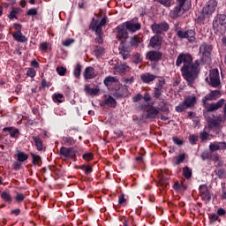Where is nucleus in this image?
Here are the masks:
<instances>
[{
  "mask_svg": "<svg viewBox=\"0 0 226 226\" xmlns=\"http://www.w3.org/2000/svg\"><path fill=\"white\" fill-rule=\"evenodd\" d=\"M225 215H226L225 209H223V208H218L217 209V215L218 216H225Z\"/></svg>",
  "mask_w": 226,
  "mask_h": 226,
  "instance_id": "64",
  "label": "nucleus"
},
{
  "mask_svg": "<svg viewBox=\"0 0 226 226\" xmlns=\"http://www.w3.org/2000/svg\"><path fill=\"white\" fill-rule=\"evenodd\" d=\"M26 76L34 79V77H36V70H34V68H29L26 72Z\"/></svg>",
  "mask_w": 226,
  "mask_h": 226,
  "instance_id": "51",
  "label": "nucleus"
},
{
  "mask_svg": "<svg viewBox=\"0 0 226 226\" xmlns=\"http://www.w3.org/2000/svg\"><path fill=\"white\" fill-rule=\"evenodd\" d=\"M213 29L218 36H223L226 33V15L218 14L213 20Z\"/></svg>",
  "mask_w": 226,
  "mask_h": 226,
  "instance_id": "2",
  "label": "nucleus"
},
{
  "mask_svg": "<svg viewBox=\"0 0 226 226\" xmlns=\"http://www.w3.org/2000/svg\"><path fill=\"white\" fill-rule=\"evenodd\" d=\"M209 158H211V154L209 152H203L201 154L202 160H209Z\"/></svg>",
  "mask_w": 226,
  "mask_h": 226,
  "instance_id": "59",
  "label": "nucleus"
},
{
  "mask_svg": "<svg viewBox=\"0 0 226 226\" xmlns=\"http://www.w3.org/2000/svg\"><path fill=\"white\" fill-rule=\"evenodd\" d=\"M154 94L156 98H160L162 96V87H155Z\"/></svg>",
  "mask_w": 226,
  "mask_h": 226,
  "instance_id": "57",
  "label": "nucleus"
},
{
  "mask_svg": "<svg viewBox=\"0 0 226 226\" xmlns=\"http://www.w3.org/2000/svg\"><path fill=\"white\" fill-rule=\"evenodd\" d=\"M3 132H8L10 134L11 139H19V135L20 134V131L19 129L11 126V127H4Z\"/></svg>",
  "mask_w": 226,
  "mask_h": 226,
  "instance_id": "22",
  "label": "nucleus"
},
{
  "mask_svg": "<svg viewBox=\"0 0 226 226\" xmlns=\"http://www.w3.org/2000/svg\"><path fill=\"white\" fill-rule=\"evenodd\" d=\"M186 109H188V108L185 106V102H183L179 105L176 106L175 110H176V112H185V110H186Z\"/></svg>",
  "mask_w": 226,
  "mask_h": 226,
  "instance_id": "46",
  "label": "nucleus"
},
{
  "mask_svg": "<svg viewBox=\"0 0 226 226\" xmlns=\"http://www.w3.org/2000/svg\"><path fill=\"white\" fill-rule=\"evenodd\" d=\"M162 56L163 55L160 51L151 50L147 53V59H148V61L156 62L160 61Z\"/></svg>",
  "mask_w": 226,
  "mask_h": 226,
  "instance_id": "19",
  "label": "nucleus"
},
{
  "mask_svg": "<svg viewBox=\"0 0 226 226\" xmlns=\"http://www.w3.org/2000/svg\"><path fill=\"white\" fill-rule=\"evenodd\" d=\"M100 107H111V109H116V107H117V102L112 95H109L108 98H105L100 102Z\"/></svg>",
  "mask_w": 226,
  "mask_h": 226,
  "instance_id": "15",
  "label": "nucleus"
},
{
  "mask_svg": "<svg viewBox=\"0 0 226 226\" xmlns=\"http://www.w3.org/2000/svg\"><path fill=\"white\" fill-rule=\"evenodd\" d=\"M96 57H102L105 54V49L100 46H96L94 49Z\"/></svg>",
  "mask_w": 226,
  "mask_h": 226,
  "instance_id": "40",
  "label": "nucleus"
},
{
  "mask_svg": "<svg viewBox=\"0 0 226 226\" xmlns=\"http://www.w3.org/2000/svg\"><path fill=\"white\" fill-rule=\"evenodd\" d=\"M185 159H186V154L185 153L180 154L177 157L176 162H173V165H181V163H183V162H185Z\"/></svg>",
  "mask_w": 226,
  "mask_h": 226,
  "instance_id": "37",
  "label": "nucleus"
},
{
  "mask_svg": "<svg viewBox=\"0 0 226 226\" xmlns=\"http://www.w3.org/2000/svg\"><path fill=\"white\" fill-rule=\"evenodd\" d=\"M183 176L185 177V179H191L192 178V169L190 167L185 166L182 169Z\"/></svg>",
  "mask_w": 226,
  "mask_h": 226,
  "instance_id": "34",
  "label": "nucleus"
},
{
  "mask_svg": "<svg viewBox=\"0 0 226 226\" xmlns=\"http://www.w3.org/2000/svg\"><path fill=\"white\" fill-rule=\"evenodd\" d=\"M208 123L209 128H220V122L216 119H210Z\"/></svg>",
  "mask_w": 226,
  "mask_h": 226,
  "instance_id": "44",
  "label": "nucleus"
},
{
  "mask_svg": "<svg viewBox=\"0 0 226 226\" xmlns=\"http://www.w3.org/2000/svg\"><path fill=\"white\" fill-rule=\"evenodd\" d=\"M97 38H95L96 43H103V31H101L100 34H96Z\"/></svg>",
  "mask_w": 226,
  "mask_h": 226,
  "instance_id": "53",
  "label": "nucleus"
},
{
  "mask_svg": "<svg viewBox=\"0 0 226 226\" xmlns=\"http://www.w3.org/2000/svg\"><path fill=\"white\" fill-rule=\"evenodd\" d=\"M11 215L12 216H19V215H20V208H15L13 210H11Z\"/></svg>",
  "mask_w": 226,
  "mask_h": 226,
  "instance_id": "62",
  "label": "nucleus"
},
{
  "mask_svg": "<svg viewBox=\"0 0 226 226\" xmlns=\"http://www.w3.org/2000/svg\"><path fill=\"white\" fill-rule=\"evenodd\" d=\"M189 142H190V144H192V146H195V144H197V142H199V136H197L195 134H191L189 136Z\"/></svg>",
  "mask_w": 226,
  "mask_h": 226,
  "instance_id": "45",
  "label": "nucleus"
},
{
  "mask_svg": "<svg viewBox=\"0 0 226 226\" xmlns=\"http://www.w3.org/2000/svg\"><path fill=\"white\" fill-rule=\"evenodd\" d=\"M138 20L139 19L134 18L133 19L124 23L127 31H131V33H136V31H139V29H140V23H139Z\"/></svg>",
  "mask_w": 226,
  "mask_h": 226,
  "instance_id": "13",
  "label": "nucleus"
},
{
  "mask_svg": "<svg viewBox=\"0 0 226 226\" xmlns=\"http://www.w3.org/2000/svg\"><path fill=\"white\" fill-rule=\"evenodd\" d=\"M176 33H177V36L178 38H180L181 40H188V41H190V43H193V41H195L196 38H195V30L193 29H189V30H179L177 28L175 29Z\"/></svg>",
  "mask_w": 226,
  "mask_h": 226,
  "instance_id": "5",
  "label": "nucleus"
},
{
  "mask_svg": "<svg viewBox=\"0 0 226 226\" xmlns=\"http://www.w3.org/2000/svg\"><path fill=\"white\" fill-rule=\"evenodd\" d=\"M81 72H82V65H80V64H78L73 72L74 77H76V79H79L80 77Z\"/></svg>",
  "mask_w": 226,
  "mask_h": 226,
  "instance_id": "42",
  "label": "nucleus"
},
{
  "mask_svg": "<svg viewBox=\"0 0 226 226\" xmlns=\"http://www.w3.org/2000/svg\"><path fill=\"white\" fill-rule=\"evenodd\" d=\"M12 38L16 41H19V43H26V41H27V38L24 34H22L21 31L14 32L12 34Z\"/></svg>",
  "mask_w": 226,
  "mask_h": 226,
  "instance_id": "26",
  "label": "nucleus"
},
{
  "mask_svg": "<svg viewBox=\"0 0 226 226\" xmlns=\"http://www.w3.org/2000/svg\"><path fill=\"white\" fill-rule=\"evenodd\" d=\"M96 75H98V72H96V70H94V68L89 66L85 69L84 79L86 80L94 79V77H96Z\"/></svg>",
  "mask_w": 226,
  "mask_h": 226,
  "instance_id": "21",
  "label": "nucleus"
},
{
  "mask_svg": "<svg viewBox=\"0 0 226 226\" xmlns=\"http://www.w3.org/2000/svg\"><path fill=\"white\" fill-rule=\"evenodd\" d=\"M21 9L19 7H13L11 11V12L8 14V19L10 20H13V19H18V15L20 13Z\"/></svg>",
  "mask_w": 226,
  "mask_h": 226,
  "instance_id": "33",
  "label": "nucleus"
},
{
  "mask_svg": "<svg viewBox=\"0 0 226 226\" xmlns=\"http://www.w3.org/2000/svg\"><path fill=\"white\" fill-rule=\"evenodd\" d=\"M220 96H222V94L220 93V91L218 90L212 91L202 99V103L203 105H206L207 102L217 100V98H220Z\"/></svg>",
  "mask_w": 226,
  "mask_h": 226,
  "instance_id": "18",
  "label": "nucleus"
},
{
  "mask_svg": "<svg viewBox=\"0 0 226 226\" xmlns=\"http://www.w3.org/2000/svg\"><path fill=\"white\" fill-rule=\"evenodd\" d=\"M61 144L63 146H75L77 144V139H73V137L67 135L62 137Z\"/></svg>",
  "mask_w": 226,
  "mask_h": 226,
  "instance_id": "24",
  "label": "nucleus"
},
{
  "mask_svg": "<svg viewBox=\"0 0 226 226\" xmlns=\"http://www.w3.org/2000/svg\"><path fill=\"white\" fill-rule=\"evenodd\" d=\"M63 98H64L63 94H54L52 96V100L55 103H63Z\"/></svg>",
  "mask_w": 226,
  "mask_h": 226,
  "instance_id": "39",
  "label": "nucleus"
},
{
  "mask_svg": "<svg viewBox=\"0 0 226 226\" xmlns=\"http://www.w3.org/2000/svg\"><path fill=\"white\" fill-rule=\"evenodd\" d=\"M25 199H26V195H24V193H21V192H17L14 197V200L18 204L24 202Z\"/></svg>",
  "mask_w": 226,
  "mask_h": 226,
  "instance_id": "41",
  "label": "nucleus"
},
{
  "mask_svg": "<svg viewBox=\"0 0 226 226\" xmlns=\"http://www.w3.org/2000/svg\"><path fill=\"white\" fill-rule=\"evenodd\" d=\"M223 105H225L224 99L219 100L216 103L207 104L206 102L204 104L207 112H215V110H218V109H222Z\"/></svg>",
  "mask_w": 226,
  "mask_h": 226,
  "instance_id": "14",
  "label": "nucleus"
},
{
  "mask_svg": "<svg viewBox=\"0 0 226 226\" xmlns=\"http://www.w3.org/2000/svg\"><path fill=\"white\" fill-rule=\"evenodd\" d=\"M82 158L86 162H91V160H93V158H94V155L93 154V153L88 152V153L84 154Z\"/></svg>",
  "mask_w": 226,
  "mask_h": 226,
  "instance_id": "48",
  "label": "nucleus"
},
{
  "mask_svg": "<svg viewBox=\"0 0 226 226\" xmlns=\"http://www.w3.org/2000/svg\"><path fill=\"white\" fill-rule=\"evenodd\" d=\"M32 156V163L33 165H34L35 167H41L42 165V162H41V156H40L39 154L31 153L30 154Z\"/></svg>",
  "mask_w": 226,
  "mask_h": 226,
  "instance_id": "30",
  "label": "nucleus"
},
{
  "mask_svg": "<svg viewBox=\"0 0 226 226\" xmlns=\"http://www.w3.org/2000/svg\"><path fill=\"white\" fill-rule=\"evenodd\" d=\"M185 11L180 9L177 5H176L173 10L170 11V17L171 19H179V17H182L184 15Z\"/></svg>",
  "mask_w": 226,
  "mask_h": 226,
  "instance_id": "23",
  "label": "nucleus"
},
{
  "mask_svg": "<svg viewBox=\"0 0 226 226\" xmlns=\"http://www.w3.org/2000/svg\"><path fill=\"white\" fill-rule=\"evenodd\" d=\"M59 154L60 156L67 158V160H76L77 154H79V150L73 147H62L60 148Z\"/></svg>",
  "mask_w": 226,
  "mask_h": 226,
  "instance_id": "6",
  "label": "nucleus"
},
{
  "mask_svg": "<svg viewBox=\"0 0 226 226\" xmlns=\"http://www.w3.org/2000/svg\"><path fill=\"white\" fill-rule=\"evenodd\" d=\"M56 73H58V75H60V77H64V75L66 74V68L60 66V67H56Z\"/></svg>",
  "mask_w": 226,
  "mask_h": 226,
  "instance_id": "50",
  "label": "nucleus"
},
{
  "mask_svg": "<svg viewBox=\"0 0 226 226\" xmlns=\"http://www.w3.org/2000/svg\"><path fill=\"white\" fill-rule=\"evenodd\" d=\"M126 200V198H124V194H120L118 196V203L119 204H124V201Z\"/></svg>",
  "mask_w": 226,
  "mask_h": 226,
  "instance_id": "63",
  "label": "nucleus"
},
{
  "mask_svg": "<svg viewBox=\"0 0 226 226\" xmlns=\"http://www.w3.org/2000/svg\"><path fill=\"white\" fill-rule=\"evenodd\" d=\"M184 103L187 109H190V107L195 106V103H197V98L195 96H188L184 100Z\"/></svg>",
  "mask_w": 226,
  "mask_h": 226,
  "instance_id": "29",
  "label": "nucleus"
},
{
  "mask_svg": "<svg viewBox=\"0 0 226 226\" xmlns=\"http://www.w3.org/2000/svg\"><path fill=\"white\" fill-rule=\"evenodd\" d=\"M0 197L2 200L5 202V204H11V202H13V197L8 191H3L0 194Z\"/></svg>",
  "mask_w": 226,
  "mask_h": 226,
  "instance_id": "25",
  "label": "nucleus"
},
{
  "mask_svg": "<svg viewBox=\"0 0 226 226\" xmlns=\"http://www.w3.org/2000/svg\"><path fill=\"white\" fill-rule=\"evenodd\" d=\"M199 191H200V195L201 197V200H204V202L207 203V202H211V191H209V189L207 188V185H201L199 187Z\"/></svg>",
  "mask_w": 226,
  "mask_h": 226,
  "instance_id": "12",
  "label": "nucleus"
},
{
  "mask_svg": "<svg viewBox=\"0 0 226 226\" xmlns=\"http://www.w3.org/2000/svg\"><path fill=\"white\" fill-rule=\"evenodd\" d=\"M26 15L30 17H34V15H38V10L35 8H32L26 11Z\"/></svg>",
  "mask_w": 226,
  "mask_h": 226,
  "instance_id": "54",
  "label": "nucleus"
},
{
  "mask_svg": "<svg viewBox=\"0 0 226 226\" xmlns=\"http://www.w3.org/2000/svg\"><path fill=\"white\" fill-rule=\"evenodd\" d=\"M140 43V39L137 35H134L130 39V41H125L120 50V55L123 59L126 60L130 57V52H132V47H137Z\"/></svg>",
  "mask_w": 226,
  "mask_h": 226,
  "instance_id": "3",
  "label": "nucleus"
},
{
  "mask_svg": "<svg viewBox=\"0 0 226 226\" xmlns=\"http://www.w3.org/2000/svg\"><path fill=\"white\" fill-rule=\"evenodd\" d=\"M218 6L216 0H209L201 11L202 19H209Z\"/></svg>",
  "mask_w": 226,
  "mask_h": 226,
  "instance_id": "4",
  "label": "nucleus"
},
{
  "mask_svg": "<svg viewBox=\"0 0 226 226\" xmlns=\"http://www.w3.org/2000/svg\"><path fill=\"white\" fill-rule=\"evenodd\" d=\"M128 29H126V26L124 25V23L122 25H119L118 26H117L116 31V36L117 38V40L119 41H121L122 43V47H123V43H126V40H128Z\"/></svg>",
  "mask_w": 226,
  "mask_h": 226,
  "instance_id": "8",
  "label": "nucleus"
},
{
  "mask_svg": "<svg viewBox=\"0 0 226 226\" xmlns=\"http://www.w3.org/2000/svg\"><path fill=\"white\" fill-rule=\"evenodd\" d=\"M209 86H220V72L218 69H213L210 71L209 78L206 79Z\"/></svg>",
  "mask_w": 226,
  "mask_h": 226,
  "instance_id": "10",
  "label": "nucleus"
},
{
  "mask_svg": "<svg viewBox=\"0 0 226 226\" xmlns=\"http://www.w3.org/2000/svg\"><path fill=\"white\" fill-rule=\"evenodd\" d=\"M200 139L201 140V142H206V140H207V139H209V133H207V132L203 131L200 133Z\"/></svg>",
  "mask_w": 226,
  "mask_h": 226,
  "instance_id": "47",
  "label": "nucleus"
},
{
  "mask_svg": "<svg viewBox=\"0 0 226 226\" xmlns=\"http://www.w3.org/2000/svg\"><path fill=\"white\" fill-rule=\"evenodd\" d=\"M216 176L219 179H225L226 177V170L223 169H219L215 171Z\"/></svg>",
  "mask_w": 226,
  "mask_h": 226,
  "instance_id": "43",
  "label": "nucleus"
},
{
  "mask_svg": "<svg viewBox=\"0 0 226 226\" xmlns=\"http://www.w3.org/2000/svg\"><path fill=\"white\" fill-rule=\"evenodd\" d=\"M157 1L161 4H163V6H166L167 8H170V6H172V0H157Z\"/></svg>",
  "mask_w": 226,
  "mask_h": 226,
  "instance_id": "49",
  "label": "nucleus"
},
{
  "mask_svg": "<svg viewBox=\"0 0 226 226\" xmlns=\"http://www.w3.org/2000/svg\"><path fill=\"white\" fill-rule=\"evenodd\" d=\"M162 36L160 35H154L150 38L149 45L152 49H162Z\"/></svg>",
  "mask_w": 226,
  "mask_h": 226,
  "instance_id": "17",
  "label": "nucleus"
},
{
  "mask_svg": "<svg viewBox=\"0 0 226 226\" xmlns=\"http://www.w3.org/2000/svg\"><path fill=\"white\" fill-rule=\"evenodd\" d=\"M85 93L89 96H98L100 94V89L98 87H91L90 86H86L84 88Z\"/></svg>",
  "mask_w": 226,
  "mask_h": 226,
  "instance_id": "27",
  "label": "nucleus"
},
{
  "mask_svg": "<svg viewBox=\"0 0 226 226\" xmlns=\"http://www.w3.org/2000/svg\"><path fill=\"white\" fill-rule=\"evenodd\" d=\"M208 218H209L210 223H215V222H218L219 217H218L217 214L214 213V214H210Z\"/></svg>",
  "mask_w": 226,
  "mask_h": 226,
  "instance_id": "52",
  "label": "nucleus"
},
{
  "mask_svg": "<svg viewBox=\"0 0 226 226\" xmlns=\"http://www.w3.org/2000/svg\"><path fill=\"white\" fill-rule=\"evenodd\" d=\"M14 170H20L22 164L19 162H14L12 164Z\"/></svg>",
  "mask_w": 226,
  "mask_h": 226,
  "instance_id": "61",
  "label": "nucleus"
},
{
  "mask_svg": "<svg viewBox=\"0 0 226 226\" xmlns=\"http://www.w3.org/2000/svg\"><path fill=\"white\" fill-rule=\"evenodd\" d=\"M142 98H143L142 94H136V95L132 98V102H133L134 103H137L138 102H140V100H142Z\"/></svg>",
  "mask_w": 226,
  "mask_h": 226,
  "instance_id": "60",
  "label": "nucleus"
},
{
  "mask_svg": "<svg viewBox=\"0 0 226 226\" xmlns=\"http://www.w3.org/2000/svg\"><path fill=\"white\" fill-rule=\"evenodd\" d=\"M140 79L145 84H149V82H153L156 79V76L147 72L141 74Z\"/></svg>",
  "mask_w": 226,
  "mask_h": 226,
  "instance_id": "31",
  "label": "nucleus"
},
{
  "mask_svg": "<svg viewBox=\"0 0 226 226\" xmlns=\"http://www.w3.org/2000/svg\"><path fill=\"white\" fill-rule=\"evenodd\" d=\"M116 91L111 93L112 96L115 98H123L124 94L121 93V89H123V87H115Z\"/></svg>",
  "mask_w": 226,
  "mask_h": 226,
  "instance_id": "38",
  "label": "nucleus"
},
{
  "mask_svg": "<svg viewBox=\"0 0 226 226\" xmlns=\"http://www.w3.org/2000/svg\"><path fill=\"white\" fill-rule=\"evenodd\" d=\"M181 64H184L181 68V72L185 80L188 84H193V80L200 73V63H199V60L193 62L190 53H181L177 58L176 66H181Z\"/></svg>",
  "mask_w": 226,
  "mask_h": 226,
  "instance_id": "1",
  "label": "nucleus"
},
{
  "mask_svg": "<svg viewBox=\"0 0 226 226\" xmlns=\"http://www.w3.org/2000/svg\"><path fill=\"white\" fill-rule=\"evenodd\" d=\"M177 6L184 11H188L192 8V2L190 0H177Z\"/></svg>",
  "mask_w": 226,
  "mask_h": 226,
  "instance_id": "20",
  "label": "nucleus"
},
{
  "mask_svg": "<svg viewBox=\"0 0 226 226\" xmlns=\"http://www.w3.org/2000/svg\"><path fill=\"white\" fill-rule=\"evenodd\" d=\"M117 70L120 73H124V72H126V70H128V65L126 64H121L117 67Z\"/></svg>",
  "mask_w": 226,
  "mask_h": 226,
  "instance_id": "56",
  "label": "nucleus"
},
{
  "mask_svg": "<svg viewBox=\"0 0 226 226\" xmlns=\"http://www.w3.org/2000/svg\"><path fill=\"white\" fill-rule=\"evenodd\" d=\"M172 140H173L174 144H176L177 146H183V144H184L183 139H181L177 137H173Z\"/></svg>",
  "mask_w": 226,
  "mask_h": 226,
  "instance_id": "55",
  "label": "nucleus"
},
{
  "mask_svg": "<svg viewBox=\"0 0 226 226\" xmlns=\"http://www.w3.org/2000/svg\"><path fill=\"white\" fill-rule=\"evenodd\" d=\"M170 27V26H169V23L165 21H162L161 23H154L151 26V29L155 34H162V33H167Z\"/></svg>",
  "mask_w": 226,
  "mask_h": 226,
  "instance_id": "9",
  "label": "nucleus"
},
{
  "mask_svg": "<svg viewBox=\"0 0 226 226\" xmlns=\"http://www.w3.org/2000/svg\"><path fill=\"white\" fill-rule=\"evenodd\" d=\"M32 139L35 144L37 151H43V141L41 140V138H40V136H33Z\"/></svg>",
  "mask_w": 226,
  "mask_h": 226,
  "instance_id": "32",
  "label": "nucleus"
},
{
  "mask_svg": "<svg viewBox=\"0 0 226 226\" xmlns=\"http://www.w3.org/2000/svg\"><path fill=\"white\" fill-rule=\"evenodd\" d=\"M107 24V19L102 18L100 22L98 20L93 19L90 24V29L94 31L95 34H101L102 33V26Z\"/></svg>",
  "mask_w": 226,
  "mask_h": 226,
  "instance_id": "11",
  "label": "nucleus"
},
{
  "mask_svg": "<svg viewBox=\"0 0 226 226\" xmlns=\"http://www.w3.org/2000/svg\"><path fill=\"white\" fill-rule=\"evenodd\" d=\"M29 158V155L24 152H19L17 154L18 162H24Z\"/></svg>",
  "mask_w": 226,
  "mask_h": 226,
  "instance_id": "36",
  "label": "nucleus"
},
{
  "mask_svg": "<svg viewBox=\"0 0 226 226\" xmlns=\"http://www.w3.org/2000/svg\"><path fill=\"white\" fill-rule=\"evenodd\" d=\"M116 82H117L116 77L108 76L104 79V85L106 86H111V84H116Z\"/></svg>",
  "mask_w": 226,
  "mask_h": 226,
  "instance_id": "35",
  "label": "nucleus"
},
{
  "mask_svg": "<svg viewBox=\"0 0 226 226\" xmlns=\"http://www.w3.org/2000/svg\"><path fill=\"white\" fill-rule=\"evenodd\" d=\"M212 51H213V46L203 42L200 46V56H201L202 61H209V59H211Z\"/></svg>",
  "mask_w": 226,
  "mask_h": 226,
  "instance_id": "7",
  "label": "nucleus"
},
{
  "mask_svg": "<svg viewBox=\"0 0 226 226\" xmlns=\"http://www.w3.org/2000/svg\"><path fill=\"white\" fill-rule=\"evenodd\" d=\"M160 114V109L158 108H151L147 110V117L148 119H154Z\"/></svg>",
  "mask_w": 226,
  "mask_h": 226,
  "instance_id": "28",
  "label": "nucleus"
},
{
  "mask_svg": "<svg viewBox=\"0 0 226 226\" xmlns=\"http://www.w3.org/2000/svg\"><path fill=\"white\" fill-rule=\"evenodd\" d=\"M226 149V142H212L209 145V151L210 153H215V151H223Z\"/></svg>",
  "mask_w": 226,
  "mask_h": 226,
  "instance_id": "16",
  "label": "nucleus"
},
{
  "mask_svg": "<svg viewBox=\"0 0 226 226\" xmlns=\"http://www.w3.org/2000/svg\"><path fill=\"white\" fill-rule=\"evenodd\" d=\"M74 41H75V40H73V39H67L63 41V45H64V47H70V45H72V43H73Z\"/></svg>",
  "mask_w": 226,
  "mask_h": 226,
  "instance_id": "58",
  "label": "nucleus"
}]
</instances>
